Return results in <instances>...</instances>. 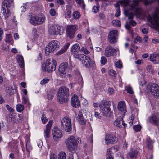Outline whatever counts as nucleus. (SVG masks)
I'll return each instance as SVG.
<instances>
[{
  "mask_svg": "<svg viewBox=\"0 0 159 159\" xmlns=\"http://www.w3.org/2000/svg\"><path fill=\"white\" fill-rule=\"evenodd\" d=\"M120 2V3L123 4L124 7H126L130 4L131 10L133 11L137 15H141L143 10L138 7L139 2V0H134L132 2L130 0H122Z\"/></svg>",
  "mask_w": 159,
  "mask_h": 159,
  "instance_id": "nucleus-1",
  "label": "nucleus"
},
{
  "mask_svg": "<svg viewBox=\"0 0 159 159\" xmlns=\"http://www.w3.org/2000/svg\"><path fill=\"white\" fill-rule=\"evenodd\" d=\"M147 18L148 20L152 24V27L155 29H157L159 33V8L156 9L151 16L148 15Z\"/></svg>",
  "mask_w": 159,
  "mask_h": 159,
  "instance_id": "nucleus-2",
  "label": "nucleus"
},
{
  "mask_svg": "<svg viewBox=\"0 0 159 159\" xmlns=\"http://www.w3.org/2000/svg\"><path fill=\"white\" fill-rule=\"evenodd\" d=\"M69 95V89L68 88L65 86L60 87L57 92V100L60 104L63 102H65L67 101L66 98Z\"/></svg>",
  "mask_w": 159,
  "mask_h": 159,
  "instance_id": "nucleus-3",
  "label": "nucleus"
},
{
  "mask_svg": "<svg viewBox=\"0 0 159 159\" xmlns=\"http://www.w3.org/2000/svg\"><path fill=\"white\" fill-rule=\"evenodd\" d=\"M111 102L110 101L103 100L100 103L101 112L104 116L109 117L112 115L113 112L111 111L110 108Z\"/></svg>",
  "mask_w": 159,
  "mask_h": 159,
  "instance_id": "nucleus-4",
  "label": "nucleus"
},
{
  "mask_svg": "<svg viewBox=\"0 0 159 159\" xmlns=\"http://www.w3.org/2000/svg\"><path fill=\"white\" fill-rule=\"evenodd\" d=\"M80 141V138H78L77 140L75 137L73 136H71L68 138L66 141L65 143L67 147L71 153L75 152V148L77 145L79 143Z\"/></svg>",
  "mask_w": 159,
  "mask_h": 159,
  "instance_id": "nucleus-5",
  "label": "nucleus"
},
{
  "mask_svg": "<svg viewBox=\"0 0 159 159\" xmlns=\"http://www.w3.org/2000/svg\"><path fill=\"white\" fill-rule=\"evenodd\" d=\"M78 59L81 61L82 64L86 67L88 68L94 69L95 65L94 61H92L89 57L83 54Z\"/></svg>",
  "mask_w": 159,
  "mask_h": 159,
  "instance_id": "nucleus-6",
  "label": "nucleus"
},
{
  "mask_svg": "<svg viewBox=\"0 0 159 159\" xmlns=\"http://www.w3.org/2000/svg\"><path fill=\"white\" fill-rule=\"evenodd\" d=\"M146 89L150 91L156 98H159V86L156 84L149 83L147 86Z\"/></svg>",
  "mask_w": 159,
  "mask_h": 159,
  "instance_id": "nucleus-7",
  "label": "nucleus"
},
{
  "mask_svg": "<svg viewBox=\"0 0 159 159\" xmlns=\"http://www.w3.org/2000/svg\"><path fill=\"white\" fill-rule=\"evenodd\" d=\"M56 62L53 59H48L47 60L45 67L42 66V69L48 72H51L56 69Z\"/></svg>",
  "mask_w": 159,
  "mask_h": 159,
  "instance_id": "nucleus-8",
  "label": "nucleus"
},
{
  "mask_svg": "<svg viewBox=\"0 0 159 159\" xmlns=\"http://www.w3.org/2000/svg\"><path fill=\"white\" fill-rule=\"evenodd\" d=\"M61 128L66 132L70 131L72 129L71 119L67 116L64 117L61 120Z\"/></svg>",
  "mask_w": 159,
  "mask_h": 159,
  "instance_id": "nucleus-9",
  "label": "nucleus"
},
{
  "mask_svg": "<svg viewBox=\"0 0 159 159\" xmlns=\"http://www.w3.org/2000/svg\"><path fill=\"white\" fill-rule=\"evenodd\" d=\"M59 46L58 42L56 40H53L49 42L45 48V52L47 55L53 52Z\"/></svg>",
  "mask_w": 159,
  "mask_h": 159,
  "instance_id": "nucleus-10",
  "label": "nucleus"
},
{
  "mask_svg": "<svg viewBox=\"0 0 159 159\" xmlns=\"http://www.w3.org/2000/svg\"><path fill=\"white\" fill-rule=\"evenodd\" d=\"M77 29L76 25H68L66 26V34L67 36L70 39H73L75 36V33Z\"/></svg>",
  "mask_w": 159,
  "mask_h": 159,
  "instance_id": "nucleus-11",
  "label": "nucleus"
},
{
  "mask_svg": "<svg viewBox=\"0 0 159 159\" xmlns=\"http://www.w3.org/2000/svg\"><path fill=\"white\" fill-rule=\"evenodd\" d=\"M118 36V31L116 30H111L109 33L108 40L111 44H114L117 41Z\"/></svg>",
  "mask_w": 159,
  "mask_h": 159,
  "instance_id": "nucleus-12",
  "label": "nucleus"
},
{
  "mask_svg": "<svg viewBox=\"0 0 159 159\" xmlns=\"http://www.w3.org/2000/svg\"><path fill=\"white\" fill-rule=\"evenodd\" d=\"M80 46L79 44H75L73 45L71 49L72 55L74 58L78 59L83 54H79Z\"/></svg>",
  "mask_w": 159,
  "mask_h": 159,
  "instance_id": "nucleus-13",
  "label": "nucleus"
},
{
  "mask_svg": "<svg viewBox=\"0 0 159 159\" xmlns=\"http://www.w3.org/2000/svg\"><path fill=\"white\" fill-rule=\"evenodd\" d=\"M13 5V2L12 0H4L2 3V7L4 13H7L9 12V9Z\"/></svg>",
  "mask_w": 159,
  "mask_h": 159,
  "instance_id": "nucleus-14",
  "label": "nucleus"
},
{
  "mask_svg": "<svg viewBox=\"0 0 159 159\" xmlns=\"http://www.w3.org/2000/svg\"><path fill=\"white\" fill-rule=\"evenodd\" d=\"M61 27L56 25H52L49 28V34L52 35H56L60 34Z\"/></svg>",
  "mask_w": 159,
  "mask_h": 159,
  "instance_id": "nucleus-15",
  "label": "nucleus"
},
{
  "mask_svg": "<svg viewBox=\"0 0 159 159\" xmlns=\"http://www.w3.org/2000/svg\"><path fill=\"white\" fill-rule=\"evenodd\" d=\"M68 64L66 62L61 63L59 68V74L62 78H65L66 75L65 71L67 69Z\"/></svg>",
  "mask_w": 159,
  "mask_h": 159,
  "instance_id": "nucleus-16",
  "label": "nucleus"
},
{
  "mask_svg": "<svg viewBox=\"0 0 159 159\" xmlns=\"http://www.w3.org/2000/svg\"><path fill=\"white\" fill-rule=\"evenodd\" d=\"M28 17L30 20V23L34 25L41 24V22H42V20H43V18L42 17V19H41L42 21H39V17H37V15L32 16L31 15H29Z\"/></svg>",
  "mask_w": 159,
  "mask_h": 159,
  "instance_id": "nucleus-17",
  "label": "nucleus"
},
{
  "mask_svg": "<svg viewBox=\"0 0 159 159\" xmlns=\"http://www.w3.org/2000/svg\"><path fill=\"white\" fill-rule=\"evenodd\" d=\"M116 138L115 135L111 134H107L106 135L105 143L107 144L110 143H114L116 141Z\"/></svg>",
  "mask_w": 159,
  "mask_h": 159,
  "instance_id": "nucleus-18",
  "label": "nucleus"
},
{
  "mask_svg": "<svg viewBox=\"0 0 159 159\" xmlns=\"http://www.w3.org/2000/svg\"><path fill=\"white\" fill-rule=\"evenodd\" d=\"M53 139L56 141L59 139L62 136L61 131L57 128H54L52 131Z\"/></svg>",
  "mask_w": 159,
  "mask_h": 159,
  "instance_id": "nucleus-19",
  "label": "nucleus"
},
{
  "mask_svg": "<svg viewBox=\"0 0 159 159\" xmlns=\"http://www.w3.org/2000/svg\"><path fill=\"white\" fill-rule=\"evenodd\" d=\"M115 49L111 46L106 47L105 50L104 55L107 57L113 56L115 53Z\"/></svg>",
  "mask_w": 159,
  "mask_h": 159,
  "instance_id": "nucleus-20",
  "label": "nucleus"
},
{
  "mask_svg": "<svg viewBox=\"0 0 159 159\" xmlns=\"http://www.w3.org/2000/svg\"><path fill=\"white\" fill-rule=\"evenodd\" d=\"M71 103L72 106L75 108H77L80 106V102L76 95L74 94L72 96L71 98Z\"/></svg>",
  "mask_w": 159,
  "mask_h": 159,
  "instance_id": "nucleus-21",
  "label": "nucleus"
},
{
  "mask_svg": "<svg viewBox=\"0 0 159 159\" xmlns=\"http://www.w3.org/2000/svg\"><path fill=\"white\" fill-rule=\"evenodd\" d=\"M150 60L154 64H159V53H154L150 56Z\"/></svg>",
  "mask_w": 159,
  "mask_h": 159,
  "instance_id": "nucleus-22",
  "label": "nucleus"
},
{
  "mask_svg": "<svg viewBox=\"0 0 159 159\" xmlns=\"http://www.w3.org/2000/svg\"><path fill=\"white\" fill-rule=\"evenodd\" d=\"M149 121L152 124L156 125H159V118L156 115H153L149 118Z\"/></svg>",
  "mask_w": 159,
  "mask_h": 159,
  "instance_id": "nucleus-23",
  "label": "nucleus"
},
{
  "mask_svg": "<svg viewBox=\"0 0 159 159\" xmlns=\"http://www.w3.org/2000/svg\"><path fill=\"white\" fill-rule=\"evenodd\" d=\"M118 108L120 111H121L123 113L126 111V105L124 101H121L119 102L118 105Z\"/></svg>",
  "mask_w": 159,
  "mask_h": 159,
  "instance_id": "nucleus-24",
  "label": "nucleus"
},
{
  "mask_svg": "<svg viewBox=\"0 0 159 159\" xmlns=\"http://www.w3.org/2000/svg\"><path fill=\"white\" fill-rule=\"evenodd\" d=\"M52 120L50 121L46 126V128L44 130L45 134L46 137L47 138L49 137V134L50 133L51 128L52 125Z\"/></svg>",
  "mask_w": 159,
  "mask_h": 159,
  "instance_id": "nucleus-25",
  "label": "nucleus"
},
{
  "mask_svg": "<svg viewBox=\"0 0 159 159\" xmlns=\"http://www.w3.org/2000/svg\"><path fill=\"white\" fill-rule=\"evenodd\" d=\"M114 124L116 126L120 128L122 127V125L125 127L126 124L124 122L123 119L119 118L117 119L114 122Z\"/></svg>",
  "mask_w": 159,
  "mask_h": 159,
  "instance_id": "nucleus-26",
  "label": "nucleus"
},
{
  "mask_svg": "<svg viewBox=\"0 0 159 159\" xmlns=\"http://www.w3.org/2000/svg\"><path fill=\"white\" fill-rule=\"evenodd\" d=\"M138 154V152L137 150L131 149L129 152L128 156L131 159H135L137 157Z\"/></svg>",
  "mask_w": 159,
  "mask_h": 159,
  "instance_id": "nucleus-27",
  "label": "nucleus"
},
{
  "mask_svg": "<svg viewBox=\"0 0 159 159\" xmlns=\"http://www.w3.org/2000/svg\"><path fill=\"white\" fill-rule=\"evenodd\" d=\"M17 62L20 66L21 67H23L24 66V62L23 57L21 55H18L17 56Z\"/></svg>",
  "mask_w": 159,
  "mask_h": 159,
  "instance_id": "nucleus-28",
  "label": "nucleus"
},
{
  "mask_svg": "<svg viewBox=\"0 0 159 159\" xmlns=\"http://www.w3.org/2000/svg\"><path fill=\"white\" fill-rule=\"evenodd\" d=\"M117 150V148L116 147H111L107 150V154L109 156L111 155V154L115 152Z\"/></svg>",
  "mask_w": 159,
  "mask_h": 159,
  "instance_id": "nucleus-29",
  "label": "nucleus"
},
{
  "mask_svg": "<svg viewBox=\"0 0 159 159\" xmlns=\"http://www.w3.org/2000/svg\"><path fill=\"white\" fill-rule=\"evenodd\" d=\"M153 142L150 138H147L146 141V145L148 148L151 149L152 147Z\"/></svg>",
  "mask_w": 159,
  "mask_h": 159,
  "instance_id": "nucleus-30",
  "label": "nucleus"
},
{
  "mask_svg": "<svg viewBox=\"0 0 159 159\" xmlns=\"http://www.w3.org/2000/svg\"><path fill=\"white\" fill-rule=\"evenodd\" d=\"M70 45L69 43H66L65 45L64 46L63 48H62L61 50L59 52V53L60 54H61L64 52H65L67 49Z\"/></svg>",
  "mask_w": 159,
  "mask_h": 159,
  "instance_id": "nucleus-31",
  "label": "nucleus"
},
{
  "mask_svg": "<svg viewBox=\"0 0 159 159\" xmlns=\"http://www.w3.org/2000/svg\"><path fill=\"white\" fill-rule=\"evenodd\" d=\"M124 13L125 15L127 16L129 19H133L134 15L132 13H129L128 10H126L125 11Z\"/></svg>",
  "mask_w": 159,
  "mask_h": 159,
  "instance_id": "nucleus-32",
  "label": "nucleus"
},
{
  "mask_svg": "<svg viewBox=\"0 0 159 159\" xmlns=\"http://www.w3.org/2000/svg\"><path fill=\"white\" fill-rule=\"evenodd\" d=\"M16 108L17 111L19 112H21L24 109V106L21 104L17 105Z\"/></svg>",
  "mask_w": 159,
  "mask_h": 159,
  "instance_id": "nucleus-33",
  "label": "nucleus"
},
{
  "mask_svg": "<svg viewBox=\"0 0 159 159\" xmlns=\"http://www.w3.org/2000/svg\"><path fill=\"white\" fill-rule=\"evenodd\" d=\"M6 119L8 122H14L15 118L12 115L10 114L7 116Z\"/></svg>",
  "mask_w": 159,
  "mask_h": 159,
  "instance_id": "nucleus-34",
  "label": "nucleus"
},
{
  "mask_svg": "<svg viewBox=\"0 0 159 159\" xmlns=\"http://www.w3.org/2000/svg\"><path fill=\"white\" fill-rule=\"evenodd\" d=\"M115 6L116 8V10H117L116 13L115 14V16L116 17H118L120 15V8L119 5L118 4H116Z\"/></svg>",
  "mask_w": 159,
  "mask_h": 159,
  "instance_id": "nucleus-35",
  "label": "nucleus"
},
{
  "mask_svg": "<svg viewBox=\"0 0 159 159\" xmlns=\"http://www.w3.org/2000/svg\"><path fill=\"white\" fill-rule=\"evenodd\" d=\"M65 153L63 152H60L58 155V159H66Z\"/></svg>",
  "mask_w": 159,
  "mask_h": 159,
  "instance_id": "nucleus-36",
  "label": "nucleus"
},
{
  "mask_svg": "<svg viewBox=\"0 0 159 159\" xmlns=\"http://www.w3.org/2000/svg\"><path fill=\"white\" fill-rule=\"evenodd\" d=\"M79 123L81 125H84L86 123V121L84 117L78 118Z\"/></svg>",
  "mask_w": 159,
  "mask_h": 159,
  "instance_id": "nucleus-37",
  "label": "nucleus"
},
{
  "mask_svg": "<svg viewBox=\"0 0 159 159\" xmlns=\"http://www.w3.org/2000/svg\"><path fill=\"white\" fill-rule=\"evenodd\" d=\"M37 16V17H39V18H38L39 19V21H42V20H41V19H42V17L43 18V20H42V22H41V24L43 23V22H44L45 21V16L43 15L42 14H39Z\"/></svg>",
  "mask_w": 159,
  "mask_h": 159,
  "instance_id": "nucleus-38",
  "label": "nucleus"
},
{
  "mask_svg": "<svg viewBox=\"0 0 159 159\" xmlns=\"http://www.w3.org/2000/svg\"><path fill=\"white\" fill-rule=\"evenodd\" d=\"M141 126L140 125H136L133 127L134 130L136 132L139 131L141 130Z\"/></svg>",
  "mask_w": 159,
  "mask_h": 159,
  "instance_id": "nucleus-39",
  "label": "nucleus"
},
{
  "mask_svg": "<svg viewBox=\"0 0 159 159\" xmlns=\"http://www.w3.org/2000/svg\"><path fill=\"white\" fill-rule=\"evenodd\" d=\"M12 37L10 34L6 35V38L5 40L6 42H10L12 40Z\"/></svg>",
  "mask_w": 159,
  "mask_h": 159,
  "instance_id": "nucleus-40",
  "label": "nucleus"
},
{
  "mask_svg": "<svg viewBox=\"0 0 159 159\" xmlns=\"http://www.w3.org/2000/svg\"><path fill=\"white\" fill-rule=\"evenodd\" d=\"M112 23L115 26L119 27L121 26V22L118 20H113L112 21Z\"/></svg>",
  "mask_w": 159,
  "mask_h": 159,
  "instance_id": "nucleus-41",
  "label": "nucleus"
},
{
  "mask_svg": "<svg viewBox=\"0 0 159 159\" xmlns=\"http://www.w3.org/2000/svg\"><path fill=\"white\" fill-rule=\"evenodd\" d=\"M50 80V79L48 78H44L40 82V84L42 85H43L48 83Z\"/></svg>",
  "mask_w": 159,
  "mask_h": 159,
  "instance_id": "nucleus-42",
  "label": "nucleus"
},
{
  "mask_svg": "<svg viewBox=\"0 0 159 159\" xmlns=\"http://www.w3.org/2000/svg\"><path fill=\"white\" fill-rule=\"evenodd\" d=\"M73 16L75 19H78L80 16V13L78 11H75L73 14Z\"/></svg>",
  "mask_w": 159,
  "mask_h": 159,
  "instance_id": "nucleus-43",
  "label": "nucleus"
},
{
  "mask_svg": "<svg viewBox=\"0 0 159 159\" xmlns=\"http://www.w3.org/2000/svg\"><path fill=\"white\" fill-rule=\"evenodd\" d=\"M115 65L116 67L118 68H121L122 66V62L120 60H119L118 62H116Z\"/></svg>",
  "mask_w": 159,
  "mask_h": 159,
  "instance_id": "nucleus-44",
  "label": "nucleus"
},
{
  "mask_svg": "<svg viewBox=\"0 0 159 159\" xmlns=\"http://www.w3.org/2000/svg\"><path fill=\"white\" fill-rule=\"evenodd\" d=\"M109 74L111 76H112L113 78H115L116 77V72L113 70H110L109 72Z\"/></svg>",
  "mask_w": 159,
  "mask_h": 159,
  "instance_id": "nucleus-45",
  "label": "nucleus"
},
{
  "mask_svg": "<svg viewBox=\"0 0 159 159\" xmlns=\"http://www.w3.org/2000/svg\"><path fill=\"white\" fill-rule=\"evenodd\" d=\"M100 62L101 64L104 65L107 62V60L104 57L102 56L101 57Z\"/></svg>",
  "mask_w": 159,
  "mask_h": 159,
  "instance_id": "nucleus-46",
  "label": "nucleus"
},
{
  "mask_svg": "<svg viewBox=\"0 0 159 159\" xmlns=\"http://www.w3.org/2000/svg\"><path fill=\"white\" fill-rule=\"evenodd\" d=\"M126 90L128 93L130 94H132L133 93V91L132 89L129 86L126 87Z\"/></svg>",
  "mask_w": 159,
  "mask_h": 159,
  "instance_id": "nucleus-47",
  "label": "nucleus"
},
{
  "mask_svg": "<svg viewBox=\"0 0 159 159\" xmlns=\"http://www.w3.org/2000/svg\"><path fill=\"white\" fill-rule=\"evenodd\" d=\"M42 122L43 123H45L48 120V119L45 117V116L44 114H43L41 118Z\"/></svg>",
  "mask_w": 159,
  "mask_h": 159,
  "instance_id": "nucleus-48",
  "label": "nucleus"
},
{
  "mask_svg": "<svg viewBox=\"0 0 159 159\" xmlns=\"http://www.w3.org/2000/svg\"><path fill=\"white\" fill-rule=\"evenodd\" d=\"M107 92L109 94L112 95L114 93V90L112 88H109L108 89Z\"/></svg>",
  "mask_w": 159,
  "mask_h": 159,
  "instance_id": "nucleus-49",
  "label": "nucleus"
},
{
  "mask_svg": "<svg viewBox=\"0 0 159 159\" xmlns=\"http://www.w3.org/2000/svg\"><path fill=\"white\" fill-rule=\"evenodd\" d=\"M50 14L52 16H55L56 14V12L54 9H51L49 11Z\"/></svg>",
  "mask_w": 159,
  "mask_h": 159,
  "instance_id": "nucleus-50",
  "label": "nucleus"
},
{
  "mask_svg": "<svg viewBox=\"0 0 159 159\" xmlns=\"http://www.w3.org/2000/svg\"><path fill=\"white\" fill-rule=\"evenodd\" d=\"M81 51L82 52H84L86 54H88L89 53V52L84 47H82L81 49Z\"/></svg>",
  "mask_w": 159,
  "mask_h": 159,
  "instance_id": "nucleus-51",
  "label": "nucleus"
},
{
  "mask_svg": "<svg viewBox=\"0 0 159 159\" xmlns=\"http://www.w3.org/2000/svg\"><path fill=\"white\" fill-rule=\"evenodd\" d=\"M7 109L10 112H13L14 111V110L9 105H7L6 106Z\"/></svg>",
  "mask_w": 159,
  "mask_h": 159,
  "instance_id": "nucleus-52",
  "label": "nucleus"
},
{
  "mask_svg": "<svg viewBox=\"0 0 159 159\" xmlns=\"http://www.w3.org/2000/svg\"><path fill=\"white\" fill-rule=\"evenodd\" d=\"M129 23L130 25H132L133 26H134L136 25V22L133 20H130L129 22Z\"/></svg>",
  "mask_w": 159,
  "mask_h": 159,
  "instance_id": "nucleus-53",
  "label": "nucleus"
},
{
  "mask_svg": "<svg viewBox=\"0 0 159 159\" xmlns=\"http://www.w3.org/2000/svg\"><path fill=\"white\" fill-rule=\"evenodd\" d=\"M66 14L68 16V18H70L71 16V11L70 10H68Z\"/></svg>",
  "mask_w": 159,
  "mask_h": 159,
  "instance_id": "nucleus-54",
  "label": "nucleus"
},
{
  "mask_svg": "<svg viewBox=\"0 0 159 159\" xmlns=\"http://www.w3.org/2000/svg\"><path fill=\"white\" fill-rule=\"evenodd\" d=\"M142 33L144 34H146L148 33V29L146 28H143L141 30Z\"/></svg>",
  "mask_w": 159,
  "mask_h": 159,
  "instance_id": "nucleus-55",
  "label": "nucleus"
},
{
  "mask_svg": "<svg viewBox=\"0 0 159 159\" xmlns=\"http://www.w3.org/2000/svg\"><path fill=\"white\" fill-rule=\"evenodd\" d=\"M93 11L94 13H97L98 11V7L95 6H94L93 8Z\"/></svg>",
  "mask_w": 159,
  "mask_h": 159,
  "instance_id": "nucleus-56",
  "label": "nucleus"
},
{
  "mask_svg": "<svg viewBox=\"0 0 159 159\" xmlns=\"http://www.w3.org/2000/svg\"><path fill=\"white\" fill-rule=\"evenodd\" d=\"M83 111H82L81 110L80 111H79L78 115V118L83 117Z\"/></svg>",
  "mask_w": 159,
  "mask_h": 159,
  "instance_id": "nucleus-57",
  "label": "nucleus"
},
{
  "mask_svg": "<svg viewBox=\"0 0 159 159\" xmlns=\"http://www.w3.org/2000/svg\"><path fill=\"white\" fill-rule=\"evenodd\" d=\"M32 149L31 147L29 145L26 144V150L29 152H30V150Z\"/></svg>",
  "mask_w": 159,
  "mask_h": 159,
  "instance_id": "nucleus-58",
  "label": "nucleus"
},
{
  "mask_svg": "<svg viewBox=\"0 0 159 159\" xmlns=\"http://www.w3.org/2000/svg\"><path fill=\"white\" fill-rule=\"evenodd\" d=\"M99 16L100 19H102L105 18V15L104 13H101L99 14Z\"/></svg>",
  "mask_w": 159,
  "mask_h": 159,
  "instance_id": "nucleus-59",
  "label": "nucleus"
},
{
  "mask_svg": "<svg viewBox=\"0 0 159 159\" xmlns=\"http://www.w3.org/2000/svg\"><path fill=\"white\" fill-rule=\"evenodd\" d=\"M22 103L24 104H26L28 101V99L25 97L22 98Z\"/></svg>",
  "mask_w": 159,
  "mask_h": 159,
  "instance_id": "nucleus-60",
  "label": "nucleus"
},
{
  "mask_svg": "<svg viewBox=\"0 0 159 159\" xmlns=\"http://www.w3.org/2000/svg\"><path fill=\"white\" fill-rule=\"evenodd\" d=\"M3 33V31L1 28H0V41L2 39V34Z\"/></svg>",
  "mask_w": 159,
  "mask_h": 159,
  "instance_id": "nucleus-61",
  "label": "nucleus"
},
{
  "mask_svg": "<svg viewBox=\"0 0 159 159\" xmlns=\"http://www.w3.org/2000/svg\"><path fill=\"white\" fill-rule=\"evenodd\" d=\"M50 159H57L56 156L54 154H52L50 155Z\"/></svg>",
  "mask_w": 159,
  "mask_h": 159,
  "instance_id": "nucleus-62",
  "label": "nucleus"
},
{
  "mask_svg": "<svg viewBox=\"0 0 159 159\" xmlns=\"http://www.w3.org/2000/svg\"><path fill=\"white\" fill-rule=\"evenodd\" d=\"M26 10V7L23 6H21L20 8V10L22 12H25V11Z\"/></svg>",
  "mask_w": 159,
  "mask_h": 159,
  "instance_id": "nucleus-63",
  "label": "nucleus"
},
{
  "mask_svg": "<svg viewBox=\"0 0 159 159\" xmlns=\"http://www.w3.org/2000/svg\"><path fill=\"white\" fill-rule=\"evenodd\" d=\"M14 37L15 39H18L19 38L18 34L17 33L14 34Z\"/></svg>",
  "mask_w": 159,
  "mask_h": 159,
  "instance_id": "nucleus-64",
  "label": "nucleus"
}]
</instances>
